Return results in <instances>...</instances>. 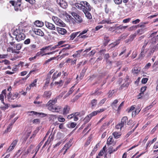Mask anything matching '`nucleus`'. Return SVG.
I'll list each match as a JSON object with an SVG mask.
<instances>
[{
  "label": "nucleus",
  "mask_w": 158,
  "mask_h": 158,
  "mask_svg": "<svg viewBox=\"0 0 158 158\" xmlns=\"http://www.w3.org/2000/svg\"><path fill=\"white\" fill-rule=\"evenodd\" d=\"M20 96L17 92H15L12 95L10 92L7 95V98L9 101L12 102L19 98Z\"/></svg>",
  "instance_id": "nucleus-1"
},
{
  "label": "nucleus",
  "mask_w": 158,
  "mask_h": 158,
  "mask_svg": "<svg viewBox=\"0 0 158 158\" xmlns=\"http://www.w3.org/2000/svg\"><path fill=\"white\" fill-rule=\"evenodd\" d=\"M52 19L55 24L57 25L62 27H64L65 24L58 17L53 16Z\"/></svg>",
  "instance_id": "nucleus-2"
},
{
  "label": "nucleus",
  "mask_w": 158,
  "mask_h": 158,
  "mask_svg": "<svg viewBox=\"0 0 158 158\" xmlns=\"http://www.w3.org/2000/svg\"><path fill=\"white\" fill-rule=\"evenodd\" d=\"M148 43V41L147 40H145L144 44L142 47L140 51V53L139 54V58H143L145 56V54L148 51V49H145V48Z\"/></svg>",
  "instance_id": "nucleus-3"
},
{
  "label": "nucleus",
  "mask_w": 158,
  "mask_h": 158,
  "mask_svg": "<svg viewBox=\"0 0 158 158\" xmlns=\"http://www.w3.org/2000/svg\"><path fill=\"white\" fill-rule=\"evenodd\" d=\"M31 147H29L27 151H25V148H22L18 151L17 153H19L20 152H21L20 154H23L27 156L28 153L31 152Z\"/></svg>",
  "instance_id": "nucleus-4"
},
{
  "label": "nucleus",
  "mask_w": 158,
  "mask_h": 158,
  "mask_svg": "<svg viewBox=\"0 0 158 158\" xmlns=\"http://www.w3.org/2000/svg\"><path fill=\"white\" fill-rule=\"evenodd\" d=\"M49 110L54 112H58L61 109V107L60 106H54L48 107Z\"/></svg>",
  "instance_id": "nucleus-5"
},
{
  "label": "nucleus",
  "mask_w": 158,
  "mask_h": 158,
  "mask_svg": "<svg viewBox=\"0 0 158 158\" xmlns=\"http://www.w3.org/2000/svg\"><path fill=\"white\" fill-rule=\"evenodd\" d=\"M23 30L21 27L18 26L16 27V29L13 32V34L15 35H19L22 33H23Z\"/></svg>",
  "instance_id": "nucleus-6"
},
{
  "label": "nucleus",
  "mask_w": 158,
  "mask_h": 158,
  "mask_svg": "<svg viewBox=\"0 0 158 158\" xmlns=\"http://www.w3.org/2000/svg\"><path fill=\"white\" fill-rule=\"evenodd\" d=\"M57 3L62 8H66L68 6L67 3L63 0H57Z\"/></svg>",
  "instance_id": "nucleus-7"
},
{
  "label": "nucleus",
  "mask_w": 158,
  "mask_h": 158,
  "mask_svg": "<svg viewBox=\"0 0 158 158\" xmlns=\"http://www.w3.org/2000/svg\"><path fill=\"white\" fill-rule=\"evenodd\" d=\"M18 140L17 139H15L14 140L12 143L10 145L7 150V152H10L12 151L15 148L16 145Z\"/></svg>",
  "instance_id": "nucleus-8"
},
{
  "label": "nucleus",
  "mask_w": 158,
  "mask_h": 158,
  "mask_svg": "<svg viewBox=\"0 0 158 158\" xmlns=\"http://www.w3.org/2000/svg\"><path fill=\"white\" fill-rule=\"evenodd\" d=\"M71 15L76 20L77 23H81L82 22V19L81 18L77 13L73 12L71 13Z\"/></svg>",
  "instance_id": "nucleus-9"
},
{
  "label": "nucleus",
  "mask_w": 158,
  "mask_h": 158,
  "mask_svg": "<svg viewBox=\"0 0 158 158\" xmlns=\"http://www.w3.org/2000/svg\"><path fill=\"white\" fill-rule=\"evenodd\" d=\"M127 35L126 34H123L119 37L118 40H117L115 42H114L113 44H112L114 45L113 47H114L117 45L119 43L120 40L121 39L124 40L127 37Z\"/></svg>",
  "instance_id": "nucleus-10"
},
{
  "label": "nucleus",
  "mask_w": 158,
  "mask_h": 158,
  "mask_svg": "<svg viewBox=\"0 0 158 158\" xmlns=\"http://www.w3.org/2000/svg\"><path fill=\"white\" fill-rule=\"evenodd\" d=\"M81 3L83 4V7H84L83 10H86L88 11L91 10V6L88 2L85 1H83L81 2Z\"/></svg>",
  "instance_id": "nucleus-11"
},
{
  "label": "nucleus",
  "mask_w": 158,
  "mask_h": 158,
  "mask_svg": "<svg viewBox=\"0 0 158 158\" xmlns=\"http://www.w3.org/2000/svg\"><path fill=\"white\" fill-rule=\"evenodd\" d=\"M45 25L46 27L48 29L52 30H55L56 29V27L53 24L47 22H45Z\"/></svg>",
  "instance_id": "nucleus-12"
},
{
  "label": "nucleus",
  "mask_w": 158,
  "mask_h": 158,
  "mask_svg": "<svg viewBox=\"0 0 158 158\" xmlns=\"http://www.w3.org/2000/svg\"><path fill=\"white\" fill-rule=\"evenodd\" d=\"M57 99L56 98L50 100L46 104V106L48 107L50 106H53V105L56 103V102H57Z\"/></svg>",
  "instance_id": "nucleus-13"
},
{
  "label": "nucleus",
  "mask_w": 158,
  "mask_h": 158,
  "mask_svg": "<svg viewBox=\"0 0 158 158\" xmlns=\"http://www.w3.org/2000/svg\"><path fill=\"white\" fill-rule=\"evenodd\" d=\"M56 30L59 34L62 35H65L67 32L66 30L65 29L58 27H56Z\"/></svg>",
  "instance_id": "nucleus-14"
},
{
  "label": "nucleus",
  "mask_w": 158,
  "mask_h": 158,
  "mask_svg": "<svg viewBox=\"0 0 158 158\" xmlns=\"http://www.w3.org/2000/svg\"><path fill=\"white\" fill-rule=\"evenodd\" d=\"M25 37V35L23 33H22L19 35H15V39L18 41H20L24 40Z\"/></svg>",
  "instance_id": "nucleus-15"
},
{
  "label": "nucleus",
  "mask_w": 158,
  "mask_h": 158,
  "mask_svg": "<svg viewBox=\"0 0 158 158\" xmlns=\"http://www.w3.org/2000/svg\"><path fill=\"white\" fill-rule=\"evenodd\" d=\"M116 142L114 141L112 136H110L108 139L107 141V145H115Z\"/></svg>",
  "instance_id": "nucleus-16"
},
{
  "label": "nucleus",
  "mask_w": 158,
  "mask_h": 158,
  "mask_svg": "<svg viewBox=\"0 0 158 158\" xmlns=\"http://www.w3.org/2000/svg\"><path fill=\"white\" fill-rule=\"evenodd\" d=\"M4 96H5V98L6 97V89L3 90L1 92V94H0V100H1L2 103L3 104H5V103L4 102Z\"/></svg>",
  "instance_id": "nucleus-17"
},
{
  "label": "nucleus",
  "mask_w": 158,
  "mask_h": 158,
  "mask_svg": "<svg viewBox=\"0 0 158 158\" xmlns=\"http://www.w3.org/2000/svg\"><path fill=\"white\" fill-rule=\"evenodd\" d=\"M72 139H70L68 143H66L65 144L64 146L62 148L61 150H64V149H68L72 145Z\"/></svg>",
  "instance_id": "nucleus-18"
},
{
  "label": "nucleus",
  "mask_w": 158,
  "mask_h": 158,
  "mask_svg": "<svg viewBox=\"0 0 158 158\" xmlns=\"http://www.w3.org/2000/svg\"><path fill=\"white\" fill-rule=\"evenodd\" d=\"M34 32L37 35L43 36L44 35V33L40 29H35L34 30Z\"/></svg>",
  "instance_id": "nucleus-19"
},
{
  "label": "nucleus",
  "mask_w": 158,
  "mask_h": 158,
  "mask_svg": "<svg viewBox=\"0 0 158 158\" xmlns=\"http://www.w3.org/2000/svg\"><path fill=\"white\" fill-rule=\"evenodd\" d=\"M70 107L69 106L66 105L65 106L63 110V115H66L69 113V111L70 110Z\"/></svg>",
  "instance_id": "nucleus-20"
},
{
  "label": "nucleus",
  "mask_w": 158,
  "mask_h": 158,
  "mask_svg": "<svg viewBox=\"0 0 158 158\" xmlns=\"http://www.w3.org/2000/svg\"><path fill=\"white\" fill-rule=\"evenodd\" d=\"M121 146V145H119L115 148L113 149L111 146L109 148L108 152L110 154L112 153L113 152L116 151Z\"/></svg>",
  "instance_id": "nucleus-21"
},
{
  "label": "nucleus",
  "mask_w": 158,
  "mask_h": 158,
  "mask_svg": "<svg viewBox=\"0 0 158 158\" xmlns=\"http://www.w3.org/2000/svg\"><path fill=\"white\" fill-rule=\"evenodd\" d=\"M54 136L53 135H50L48 137L47 140L46 141L44 145L43 148L46 145L48 144L51 141H52L53 139Z\"/></svg>",
  "instance_id": "nucleus-22"
},
{
  "label": "nucleus",
  "mask_w": 158,
  "mask_h": 158,
  "mask_svg": "<svg viewBox=\"0 0 158 158\" xmlns=\"http://www.w3.org/2000/svg\"><path fill=\"white\" fill-rule=\"evenodd\" d=\"M89 11L86 10H84L83 12L84 13L86 17L88 19H90L92 18L91 14L89 12Z\"/></svg>",
  "instance_id": "nucleus-23"
},
{
  "label": "nucleus",
  "mask_w": 158,
  "mask_h": 158,
  "mask_svg": "<svg viewBox=\"0 0 158 158\" xmlns=\"http://www.w3.org/2000/svg\"><path fill=\"white\" fill-rule=\"evenodd\" d=\"M10 3L12 6H14L15 4L19 6L21 5V0H14V1H11Z\"/></svg>",
  "instance_id": "nucleus-24"
},
{
  "label": "nucleus",
  "mask_w": 158,
  "mask_h": 158,
  "mask_svg": "<svg viewBox=\"0 0 158 158\" xmlns=\"http://www.w3.org/2000/svg\"><path fill=\"white\" fill-rule=\"evenodd\" d=\"M34 25L38 27H42L44 25V23L39 20L36 21L34 22Z\"/></svg>",
  "instance_id": "nucleus-25"
},
{
  "label": "nucleus",
  "mask_w": 158,
  "mask_h": 158,
  "mask_svg": "<svg viewBox=\"0 0 158 158\" xmlns=\"http://www.w3.org/2000/svg\"><path fill=\"white\" fill-rule=\"evenodd\" d=\"M127 118L126 116L123 117L122 119L121 123H120L123 127L126 125V122L127 121Z\"/></svg>",
  "instance_id": "nucleus-26"
},
{
  "label": "nucleus",
  "mask_w": 158,
  "mask_h": 158,
  "mask_svg": "<svg viewBox=\"0 0 158 158\" xmlns=\"http://www.w3.org/2000/svg\"><path fill=\"white\" fill-rule=\"evenodd\" d=\"M75 6L76 7L80 10H81L83 11V9L84 7H83V5L82 3H76L75 4Z\"/></svg>",
  "instance_id": "nucleus-27"
},
{
  "label": "nucleus",
  "mask_w": 158,
  "mask_h": 158,
  "mask_svg": "<svg viewBox=\"0 0 158 158\" xmlns=\"http://www.w3.org/2000/svg\"><path fill=\"white\" fill-rule=\"evenodd\" d=\"M38 48L36 44H33L30 45L29 47V49L31 51H35Z\"/></svg>",
  "instance_id": "nucleus-28"
},
{
  "label": "nucleus",
  "mask_w": 158,
  "mask_h": 158,
  "mask_svg": "<svg viewBox=\"0 0 158 158\" xmlns=\"http://www.w3.org/2000/svg\"><path fill=\"white\" fill-rule=\"evenodd\" d=\"M113 135L115 138L118 139L120 137L121 134L120 132L115 131L113 133Z\"/></svg>",
  "instance_id": "nucleus-29"
},
{
  "label": "nucleus",
  "mask_w": 158,
  "mask_h": 158,
  "mask_svg": "<svg viewBox=\"0 0 158 158\" xmlns=\"http://www.w3.org/2000/svg\"><path fill=\"white\" fill-rule=\"evenodd\" d=\"M52 94L51 91H45L44 94V97L49 98Z\"/></svg>",
  "instance_id": "nucleus-30"
},
{
  "label": "nucleus",
  "mask_w": 158,
  "mask_h": 158,
  "mask_svg": "<svg viewBox=\"0 0 158 158\" xmlns=\"http://www.w3.org/2000/svg\"><path fill=\"white\" fill-rule=\"evenodd\" d=\"M118 101L117 99L114 100V102L112 103L111 105V106L113 109H115L117 107V104L118 102Z\"/></svg>",
  "instance_id": "nucleus-31"
},
{
  "label": "nucleus",
  "mask_w": 158,
  "mask_h": 158,
  "mask_svg": "<svg viewBox=\"0 0 158 158\" xmlns=\"http://www.w3.org/2000/svg\"><path fill=\"white\" fill-rule=\"evenodd\" d=\"M61 74V72H59L57 74H56V73H54L52 78L53 79V80L54 81L58 77L60 76Z\"/></svg>",
  "instance_id": "nucleus-32"
},
{
  "label": "nucleus",
  "mask_w": 158,
  "mask_h": 158,
  "mask_svg": "<svg viewBox=\"0 0 158 158\" xmlns=\"http://www.w3.org/2000/svg\"><path fill=\"white\" fill-rule=\"evenodd\" d=\"M91 118V117L89 114L84 119V121L85 123H86L89 121Z\"/></svg>",
  "instance_id": "nucleus-33"
},
{
  "label": "nucleus",
  "mask_w": 158,
  "mask_h": 158,
  "mask_svg": "<svg viewBox=\"0 0 158 158\" xmlns=\"http://www.w3.org/2000/svg\"><path fill=\"white\" fill-rule=\"evenodd\" d=\"M38 79H36L34 80L33 82H32L29 85V87L30 88L33 87L34 86H36V83Z\"/></svg>",
  "instance_id": "nucleus-34"
},
{
  "label": "nucleus",
  "mask_w": 158,
  "mask_h": 158,
  "mask_svg": "<svg viewBox=\"0 0 158 158\" xmlns=\"http://www.w3.org/2000/svg\"><path fill=\"white\" fill-rule=\"evenodd\" d=\"M113 22H112L111 20H109L108 19H105L102 20L101 22V24H105L106 23H107L108 24H110L113 23Z\"/></svg>",
  "instance_id": "nucleus-35"
},
{
  "label": "nucleus",
  "mask_w": 158,
  "mask_h": 158,
  "mask_svg": "<svg viewBox=\"0 0 158 158\" xmlns=\"http://www.w3.org/2000/svg\"><path fill=\"white\" fill-rule=\"evenodd\" d=\"M129 83L128 82L126 81L121 86V89H122L124 88H127L129 86Z\"/></svg>",
  "instance_id": "nucleus-36"
},
{
  "label": "nucleus",
  "mask_w": 158,
  "mask_h": 158,
  "mask_svg": "<svg viewBox=\"0 0 158 158\" xmlns=\"http://www.w3.org/2000/svg\"><path fill=\"white\" fill-rule=\"evenodd\" d=\"M14 6L15 10L16 11H18L19 10L21 11V5L17 6V5L15 4Z\"/></svg>",
  "instance_id": "nucleus-37"
},
{
  "label": "nucleus",
  "mask_w": 158,
  "mask_h": 158,
  "mask_svg": "<svg viewBox=\"0 0 158 158\" xmlns=\"http://www.w3.org/2000/svg\"><path fill=\"white\" fill-rule=\"evenodd\" d=\"M140 110H139V109H136V110H135V111H133L132 113V117L135 116L137 114H138L139 113V112L140 111Z\"/></svg>",
  "instance_id": "nucleus-38"
},
{
  "label": "nucleus",
  "mask_w": 158,
  "mask_h": 158,
  "mask_svg": "<svg viewBox=\"0 0 158 158\" xmlns=\"http://www.w3.org/2000/svg\"><path fill=\"white\" fill-rule=\"evenodd\" d=\"M9 40L10 41L9 43L11 45L13 46L15 42L14 41V38L13 37L10 35Z\"/></svg>",
  "instance_id": "nucleus-39"
},
{
  "label": "nucleus",
  "mask_w": 158,
  "mask_h": 158,
  "mask_svg": "<svg viewBox=\"0 0 158 158\" xmlns=\"http://www.w3.org/2000/svg\"><path fill=\"white\" fill-rule=\"evenodd\" d=\"M132 73L133 74H137L138 73L139 70L137 67H135L132 70Z\"/></svg>",
  "instance_id": "nucleus-40"
},
{
  "label": "nucleus",
  "mask_w": 158,
  "mask_h": 158,
  "mask_svg": "<svg viewBox=\"0 0 158 158\" xmlns=\"http://www.w3.org/2000/svg\"><path fill=\"white\" fill-rule=\"evenodd\" d=\"M138 124H137L134 129H133L132 131H130L128 133H127V134L126 135V137H128L135 130L136 128V127H138Z\"/></svg>",
  "instance_id": "nucleus-41"
},
{
  "label": "nucleus",
  "mask_w": 158,
  "mask_h": 158,
  "mask_svg": "<svg viewBox=\"0 0 158 158\" xmlns=\"http://www.w3.org/2000/svg\"><path fill=\"white\" fill-rule=\"evenodd\" d=\"M13 123H10L9 125L8 126L6 130H5V132H7L10 131L12 128V126L13 125Z\"/></svg>",
  "instance_id": "nucleus-42"
},
{
  "label": "nucleus",
  "mask_w": 158,
  "mask_h": 158,
  "mask_svg": "<svg viewBox=\"0 0 158 158\" xmlns=\"http://www.w3.org/2000/svg\"><path fill=\"white\" fill-rule=\"evenodd\" d=\"M97 104V100L94 99L91 101V104L92 105V107H94Z\"/></svg>",
  "instance_id": "nucleus-43"
},
{
  "label": "nucleus",
  "mask_w": 158,
  "mask_h": 158,
  "mask_svg": "<svg viewBox=\"0 0 158 158\" xmlns=\"http://www.w3.org/2000/svg\"><path fill=\"white\" fill-rule=\"evenodd\" d=\"M106 100V98H104L101 100L98 103V105L100 106H102Z\"/></svg>",
  "instance_id": "nucleus-44"
},
{
  "label": "nucleus",
  "mask_w": 158,
  "mask_h": 158,
  "mask_svg": "<svg viewBox=\"0 0 158 158\" xmlns=\"http://www.w3.org/2000/svg\"><path fill=\"white\" fill-rule=\"evenodd\" d=\"M136 36V35L135 34L131 35L129 37V40L130 41H132Z\"/></svg>",
  "instance_id": "nucleus-45"
},
{
  "label": "nucleus",
  "mask_w": 158,
  "mask_h": 158,
  "mask_svg": "<svg viewBox=\"0 0 158 158\" xmlns=\"http://www.w3.org/2000/svg\"><path fill=\"white\" fill-rule=\"evenodd\" d=\"M148 23V22H146L143 23H140L139 24L138 26L139 27L143 28L145 27V24H147Z\"/></svg>",
  "instance_id": "nucleus-46"
},
{
  "label": "nucleus",
  "mask_w": 158,
  "mask_h": 158,
  "mask_svg": "<svg viewBox=\"0 0 158 158\" xmlns=\"http://www.w3.org/2000/svg\"><path fill=\"white\" fill-rule=\"evenodd\" d=\"M31 129L29 130L27 132H26V136L24 138V139L25 140H26L28 138V137H29L30 134H31Z\"/></svg>",
  "instance_id": "nucleus-47"
},
{
  "label": "nucleus",
  "mask_w": 158,
  "mask_h": 158,
  "mask_svg": "<svg viewBox=\"0 0 158 158\" xmlns=\"http://www.w3.org/2000/svg\"><path fill=\"white\" fill-rule=\"evenodd\" d=\"M63 46H64V45H63V46H62L60 47H58V45H57V44L55 45V46H53V47H52V46H51V47H49V48L50 49V50H55V49H56L57 48H59L60 47H63Z\"/></svg>",
  "instance_id": "nucleus-48"
},
{
  "label": "nucleus",
  "mask_w": 158,
  "mask_h": 158,
  "mask_svg": "<svg viewBox=\"0 0 158 158\" xmlns=\"http://www.w3.org/2000/svg\"><path fill=\"white\" fill-rule=\"evenodd\" d=\"M153 103H152L149 106L146 107L144 110V111H145L147 110H148L151 109L153 106Z\"/></svg>",
  "instance_id": "nucleus-49"
},
{
  "label": "nucleus",
  "mask_w": 158,
  "mask_h": 158,
  "mask_svg": "<svg viewBox=\"0 0 158 158\" xmlns=\"http://www.w3.org/2000/svg\"><path fill=\"white\" fill-rule=\"evenodd\" d=\"M41 53H42L41 52H37L36 54V56H34L33 57H32L29 58V60L30 61H31L32 60H34V59L36 58L37 56H39L40 54Z\"/></svg>",
  "instance_id": "nucleus-50"
},
{
  "label": "nucleus",
  "mask_w": 158,
  "mask_h": 158,
  "mask_svg": "<svg viewBox=\"0 0 158 158\" xmlns=\"http://www.w3.org/2000/svg\"><path fill=\"white\" fill-rule=\"evenodd\" d=\"M50 118L51 120L55 121L57 117L56 115H51L50 117Z\"/></svg>",
  "instance_id": "nucleus-51"
},
{
  "label": "nucleus",
  "mask_w": 158,
  "mask_h": 158,
  "mask_svg": "<svg viewBox=\"0 0 158 158\" xmlns=\"http://www.w3.org/2000/svg\"><path fill=\"white\" fill-rule=\"evenodd\" d=\"M98 112H97V110L94 111L92 112L90 114H89V116L91 117L92 118V117H93L94 116L96 115L97 114H98Z\"/></svg>",
  "instance_id": "nucleus-52"
},
{
  "label": "nucleus",
  "mask_w": 158,
  "mask_h": 158,
  "mask_svg": "<svg viewBox=\"0 0 158 158\" xmlns=\"http://www.w3.org/2000/svg\"><path fill=\"white\" fill-rule=\"evenodd\" d=\"M4 104V105L5 106H1L0 107V108L2 110H4L7 109H8V104H5V103Z\"/></svg>",
  "instance_id": "nucleus-53"
},
{
  "label": "nucleus",
  "mask_w": 158,
  "mask_h": 158,
  "mask_svg": "<svg viewBox=\"0 0 158 158\" xmlns=\"http://www.w3.org/2000/svg\"><path fill=\"white\" fill-rule=\"evenodd\" d=\"M110 57V56L108 53L104 55V58L106 60V62H108L107 61H109L108 59Z\"/></svg>",
  "instance_id": "nucleus-54"
},
{
  "label": "nucleus",
  "mask_w": 158,
  "mask_h": 158,
  "mask_svg": "<svg viewBox=\"0 0 158 158\" xmlns=\"http://www.w3.org/2000/svg\"><path fill=\"white\" fill-rule=\"evenodd\" d=\"M123 127V126L120 123H119L115 127L117 129H120V130H121V128Z\"/></svg>",
  "instance_id": "nucleus-55"
},
{
  "label": "nucleus",
  "mask_w": 158,
  "mask_h": 158,
  "mask_svg": "<svg viewBox=\"0 0 158 158\" xmlns=\"http://www.w3.org/2000/svg\"><path fill=\"white\" fill-rule=\"evenodd\" d=\"M70 46H69L68 47H65L64 48H63L60 52V54L63 52H64L68 50L70 48Z\"/></svg>",
  "instance_id": "nucleus-56"
},
{
  "label": "nucleus",
  "mask_w": 158,
  "mask_h": 158,
  "mask_svg": "<svg viewBox=\"0 0 158 158\" xmlns=\"http://www.w3.org/2000/svg\"><path fill=\"white\" fill-rule=\"evenodd\" d=\"M7 51L8 52H11L12 53H19V52H16L14 51L13 50V49L12 48L9 47L7 49Z\"/></svg>",
  "instance_id": "nucleus-57"
},
{
  "label": "nucleus",
  "mask_w": 158,
  "mask_h": 158,
  "mask_svg": "<svg viewBox=\"0 0 158 158\" xmlns=\"http://www.w3.org/2000/svg\"><path fill=\"white\" fill-rule=\"evenodd\" d=\"M114 3L117 5L121 4L122 3V0H113Z\"/></svg>",
  "instance_id": "nucleus-58"
},
{
  "label": "nucleus",
  "mask_w": 158,
  "mask_h": 158,
  "mask_svg": "<svg viewBox=\"0 0 158 158\" xmlns=\"http://www.w3.org/2000/svg\"><path fill=\"white\" fill-rule=\"evenodd\" d=\"M22 47V44H16V48L17 50H20Z\"/></svg>",
  "instance_id": "nucleus-59"
},
{
  "label": "nucleus",
  "mask_w": 158,
  "mask_h": 158,
  "mask_svg": "<svg viewBox=\"0 0 158 158\" xmlns=\"http://www.w3.org/2000/svg\"><path fill=\"white\" fill-rule=\"evenodd\" d=\"M51 47V45L44 47L40 49V50L42 51H44L45 50H48V49H49V47Z\"/></svg>",
  "instance_id": "nucleus-60"
},
{
  "label": "nucleus",
  "mask_w": 158,
  "mask_h": 158,
  "mask_svg": "<svg viewBox=\"0 0 158 158\" xmlns=\"http://www.w3.org/2000/svg\"><path fill=\"white\" fill-rule=\"evenodd\" d=\"M136 28L137 27L136 26H133L128 28V30L129 31H131L135 30Z\"/></svg>",
  "instance_id": "nucleus-61"
},
{
  "label": "nucleus",
  "mask_w": 158,
  "mask_h": 158,
  "mask_svg": "<svg viewBox=\"0 0 158 158\" xmlns=\"http://www.w3.org/2000/svg\"><path fill=\"white\" fill-rule=\"evenodd\" d=\"M127 27V26H122V25H120L119 26L117 27V28L118 29H126Z\"/></svg>",
  "instance_id": "nucleus-62"
},
{
  "label": "nucleus",
  "mask_w": 158,
  "mask_h": 158,
  "mask_svg": "<svg viewBox=\"0 0 158 158\" xmlns=\"http://www.w3.org/2000/svg\"><path fill=\"white\" fill-rule=\"evenodd\" d=\"M58 119L59 121L60 122H64L65 120V119L64 118L62 117L61 116L58 117Z\"/></svg>",
  "instance_id": "nucleus-63"
},
{
  "label": "nucleus",
  "mask_w": 158,
  "mask_h": 158,
  "mask_svg": "<svg viewBox=\"0 0 158 158\" xmlns=\"http://www.w3.org/2000/svg\"><path fill=\"white\" fill-rule=\"evenodd\" d=\"M148 79L146 78H143L142 79L141 82L143 84H145L147 83Z\"/></svg>",
  "instance_id": "nucleus-64"
}]
</instances>
